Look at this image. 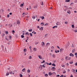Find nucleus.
<instances>
[{
	"mask_svg": "<svg viewBox=\"0 0 77 77\" xmlns=\"http://www.w3.org/2000/svg\"><path fill=\"white\" fill-rule=\"evenodd\" d=\"M30 70H29V69L27 70V72H28V73H30Z\"/></svg>",
	"mask_w": 77,
	"mask_h": 77,
	"instance_id": "nucleus-19",
	"label": "nucleus"
},
{
	"mask_svg": "<svg viewBox=\"0 0 77 77\" xmlns=\"http://www.w3.org/2000/svg\"><path fill=\"white\" fill-rule=\"evenodd\" d=\"M41 18L42 20H44L45 18V17H44L43 16L41 17Z\"/></svg>",
	"mask_w": 77,
	"mask_h": 77,
	"instance_id": "nucleus-32",
	"label": "nucleus"
},
{
	"mask_svg": "<svg viewBox=\"0 0 77 77\" xmlns=\"http://www.w3.org/2000/svg\"><path fill=\"white\" fill-rule=\"evenodd\" d=\"M61 76H60V77H63V75H61Z\"/></svg>",
	"mask_w": 77,
	"mask_h": 77,
	"instance_id": "nucleus-62",
	"label": "nucleus"
},
{
	"mask_svg": "<svg viewBox=\"0 0 77 77\" xmlns=\"http://www.w3.org/2000/svg\"><path fill=\"white\" fill-rule=\"evenodd\" d=\"M9 75V73L7 72L6 75V76H8V75Z\"/></svg>",
	"mask_w": 77,
	"mask_h": 77,
	"instance_id": "nucleus-15",
	"label": "nucleus"
},
{
	"mask_svg": "<svg viewBox=\"0 0 77 77\" xmlns=\"http://www.w3.org/2000/svg\"><path fill=\"white\" fill-rule=\"evenodd\" d=\"M46 45L47 46H48V45H50V43H47Z\"/></svg>",
	"mask_w": 77,
	"mask_h": 77,
	"instance_id": "nucleus-18",
	"label": "nucleus"
},
{
	"mask_svg": "<svg viewBox=\"0 0 77 77\" xmlns=\"http://www.w3.org/2000/svg\"><path fill=\"white\" fill-rule=\"evenodd\" d=\"M5 33L6 34V35H8V31H5Z\"/></svg>",
	"mask_w": 77,
	"mask_h": 77,
	"instance_id": "nucleus-36",
	"label": "nucleus"
},
{
	"mask_svg": "<svg viewBox=\"0 0 77 77\" xmlns=\"http://www.w3.org/2000/svg\"><path fill=\"white\" fill-rule=\"evenodd\" d=\"M47 25H48V23H45V26H47Z\"/></svg>",
	"mask_w": 77,
	"mask_h": 77,
	"instance_id": "nucleus-47",
	"label": "nucleus"
},
{
	"mask_svg": "<svg viewBox=\"0 0 77 77\" xmlns=\"http://www.w3.org/2000/svg\"><path fill=\"white\" fill-rule=\"evenodd\" d=\"M28 31H29V32H32V29H29L28 30Z\"/></svg>",
	"mask_w": 77,
	"mask_h": 77,
	"instance_id": "nucleus-24",
	"label": "nucleus"
},
{
	"mask_svg": "<svg viewBox=\"0 0 77 77\" xmlns=\"http://www.w3.org/2000/svg\"><path fill=\"white\" fill-rule=\"evenodd\" d=\"M65 2H66V3H68V2H70V0H66Z\"/></svg>",
	"mask_w": 77,
	"mask_h": 77,
	"instance_id": "nucleus-8",
	"label": "nucleus"
},
{
	"mask_svg": "<svg viewBox=\"0 0 77 77\" xmlns=\"http://www.w3.org/2000/svg\"><path fill=\"white\" fill-rule=\"evenodd\" d=\"M41 45L43 46V47L44 46V45H45V43H44V42H42L41 43Z\"/></svg>",
	"mask_w": 77,
	"mask_h": 77,
	"instance_id": "nucleus-4",
	"label": "nucleus"
},
{
	"mask_svg": "<svg viewBox=\"0 0 77 77\" xmlns=\"http://www.w3.org/2000/svg\"><path fill=\"white\" fill-rule=\"evenodd\" d=\"M53 73H52L51 72H50L48 73V75H49V76H51V75H52V74H53Z\"/></svg>",
	"mask_w": 77,
	"mask_h": 77,
	"instance_id": "nucleus-3",
	"label": "nucleus"
},
{
	"mask_svg": "<svg viewBox=\"0 0 77 77\" xmlns=\"http://www.w3.org/2000/svg\"><path fill=\"white\" fill-rule=\"evenodd\" d=\"M1 47L2 50L3 51H4L5 50V48H4V46H3V45H2V46H1Z\"/></svg>",
	"mask_w": 77,
	"mask_h": 77,
	"instance_id": "nucleus-6",
	"label": "nucleus"
},
{
	"mask_svg": "<svg viewBox=\"0 0 77 77\" xmlns=\"http://www.w3.org/2000/svg\"><path fill=\"white\" fill-rule=\"evenodd\" d=\"M15 37L16 38H18V35H16Z\"/></svg>",
	"mask_w": 77,
	"mask_h": 77,
	"instance_id": "nucleus-51",
	"label": "nucleus"
},
{
	"mask_svg": "<svg viewBox=\"0 0 77 77\" xmlns=\"http://www.w3.org/2000/svg\"><path fill=\"white\" fill-rule=\"evenodd\" d=\"M4 36H5V34H3L2 35V37H4Z\"/></svg>",
	"mask_w": 77,
	"mask_h": 77,
	"instance_id": "nucleus-45",
	"label": "nucleus"
},
{
	"mask_svg": "<svg viewBox=\"0 0 77 77\" xmlns=\"http://www.w3.org/2000/svg\"><path fill=\"white\" fill-rule=\"evenodd\" d=\"M21 6H24V5L23 4H21Z\"/></svg>",
	"mask_w": 77,
	"mask_h": 77,
	"instance_id": "nucleus-55",
	"label": "nucleus"
},
{
	"mask_svg": "<svg viewBox=\"0 0 77 77\" xmlns=\"http://www.w3.org/2000/svg\"><path fill=\"white\" fill-rule=\"evenodd\" d=\"M41 5H44V3H43V2H42V3L41 4Z\"/></svg>",
	"mask_w": 77,
	"mask_h": 77,
	"instance_id": "nucleus-43",
	"label": "nucleus"
},
{
	"mask_svg": "<svg viewBox=\"0 0 77 77\" xmlns=\"http://www.w3.org/2000/svg\"><path fill=\"white\" fill-rule=\"evenodd\" d=\"M39 68L40 69H42V65H40L39 67Z\"/></svg>",
	"mask_w": 77,
	"mask_h": 77,
	"instance_id": "nucleus-7",
	"label": "nucleus"
},
{
	"mask_svg": "<svg viewBox=\"0 0 77 77\" xmlns=\"http://www.w3.org/2000/svg\"><path fill=\"white\" fill-rule=\"evenodd\" d=\"M7 17L8 18H9V14L7 15Z\"/></svg>",
	"mask_w": 77,
	"mask_h": 77,
	"instance_id": "nucleus-58",
	"label": "nucleus"
},
{
	"mask_svg": "<svg viewBox=\"0 0 77 77\" xmlns=\"http://www.w3.org/2000/svg\"><path fill=\"white\" fill-rule=\"evenodd\" d=\"M75 51V49H73L72 50V53H74Z\"/></svg>",
	"mask_w": 77,
	"mask_h": 77,
	"instance_id": "nucleus-10",
	"label": "nucleus"
},
{
	"mask_svg": "<svg viewBox=\"0 0 77 77\" xmlns=\"http://www.w3.org/2000/svg\"><path fill=\"white\" fill-rule=\"evenodd\" d=\"M8 25L10 27H12V24H8Z\"/></svg>",
	"mask_w": 77,
	"mask_h": 77,
	"instance_id": "nucleus-41",
	"label": "nucleus"
},
{
	"mask_svg": "<svg viewBox=\"0 0 77 77\" xmlns=\"http://www.w3.org/2000/svg\"><path fill=\"white\" fill-rule=\"evenodd\" d=\"M10 74H12V71H11L10 72Z\"/></svg>",
	"mask_w": 77,
	"mask_h": 77,
	"instance_id": "nucleus-46",
	"label": "nucleus"
},
{
	"mask_svg": "<svg viewBox=\"0 0 77 77\" xmlns=\"http://www.w3.org/2000/svg\"><path fill=\"white\" fill-rule=\"evenodd\" d=\"M20 77H23V75L21 74H20Z\"/></svg>",
	"mask_w": 77,
	"mask_h": 77,
	"instance_id": "nucleus-37",
	"label": "nucleus"
},
{
	"mask_svg": "<svg viewBox=\"0 0 77 77\" xmlns=\"http://www.w3.org/2000/svg\"><path fill=\"white\" fill-rule=\"evenodd\" d=\"M26 71V69L25 68L23 69L22 70V72H25V71Z\"/></svg>",
	"mask_w": 77,
	"mask_h": 77,
	"instance_id": "nucleus-13",
	"label": "nucleus"
},
{
	"mask_svg": "<svg viewBox=\"0 0 77 77\" xmlns=\"http://www.w3.org/2000/svg\"><path fill=\"white\" fill-rule=\"evenodd\" d=\"M63 50V48L60 49V53H61L62 51Z\"/></svg>",
	"mask_w": 77,
	"mask_h": 77,
	"instance_id": "nucleus-9",
	"label": "nucleus"
},
{
	"mask_svg": "<svg viewBox=\"0 0 77 77\" xmlns=\"http://www.w3.org/2000/svg\"><path fill=\"white\" fill-rule=\"evenodd\" d=\"M69 43H68L67 44V46H69Z\"/></svg>",
	"mask_w": 77,
	"mask_h": 77,
	"instance_id": "nucleus-59",
	"label": "nucleus"
},
{
	"mask_svg": "<svg viewBox=\"0 0 77 77\" xmlns=\"http://www.w3.org/2000/svg\"><path fill=\"white\" fill-rule=\"evenodd\" d=\"M52 56L53 57H54V58H55V57H56V56H55L54 54H53L52 55Z\"/></svg>",
	"mask_w": 77,
	"mask_h": 77,
	"instance_id": "nucleus-39",
	"label": "nucleus"
},
{
	"mask_svg": "<svg viewBox=\"0 0 77 77\" xmlns=\"http://www.w3.org/2000/svg\"><path fill=\"white\" fill-rule=\"evenodd\" d=\"M38 57L39 59H42V56H41L39 55L38 56Z\"/></svg>",
	"mask_w": 77,
	"mask_h": 77,
	"instance_id": "nucleus-12",
	"label": "nucleus"
},
{
	"mask_svg": "<svg viewBox=\"0 0 77 77\" xmlns=\"http://www.w3.org/2000/svg\"><path fill=\"white\" fill-rule=\"evenodd\" d=\"M60 77V75H56V77Z\"/></svg>",
	"mask_w": 77,
	"mask_h": 77,
	"instance_id": "nucleus-35",
	"label": "nucleus"
},
{
	"mask_svg": "<svg viewBox=\"0 0 77 77\" xmlns=\"http://www.w3.org/2000/svg\"><path fill=\"white\" fill-rule=\"evenodd\" d=\"M55 27H56V28H57V26H54L52 27V28L53 29H54Z\"/></svg>",
	"mask_w": 77,
	"mask_h": 77,
	"instance_id": "nucleus-17",
	"label": "nucleus"
},
{
	"mask_svg": "<svg viewBox=\"0 0 77 77\" xmlns=\"http://www.w3.org/2000/svg\"><path fill=\"white\" fill-rule=\"evenodd\" d=\"M32 18L33 19H35V16H32Z\"/></svg>",
	"mask_w": 77,
	"mask_h": 77,
	"instance_id": "nucleus-22",
	"label": "nucleus"
},
{
	"mask_svg": "<svg viewBox=\"0 0 77 77\" xmlns=\"http://www.w3.org/2000/svg\"><path fill=\"white\" fill-rule=\"evenodd\" d=\"M72 72H75V70H74V69H72Z\"/></svg>",
	"mask_w": 77,
	"mask_h": 77,
	"instance_id": "nucleus-40",
	"label": "nucleus"
},
{
	"mask_svg": "<svg viewBox=\"0 0 77 77\" xmlns=\"http://www.w3.org/2000/svg\"><path fill=\"white\" fill-rule=\"evenodd\" d=\"M72 47H74V45H73V44H72Z\"/></svg>",
	"mask_w": 77,
	"mask_h": 77,
	"instance_id": "nucleus-57",
	"label": "nucleus"
},
{
	"mask_svg": "<svg viewBox=\"0 0 77 77\" xmlns=\"http://www.w3.org/2000/svg\"><path fill=\"white\" fill-rule=\"evenodd\" d=\"M24 35H21V37L22 38H24Z\"/></svg>",
	"mask_w": 77,
	"mask_h": 77,
	"instance_id": "nucleus-26",
	"label": "nucleus"
},
{
	"mask_svg": "<svg viewBox=\"0 0 77 77\" xmlns=\"http://www.w3.org/2000/svg\"><path fill=\"white\" fill-rule=\"evenodd\" d=\"M23 51L24 52H26V51H27V49H26V48H25L24 49Z\"/></svg>",
	"mask_w": 77,
	"mask_h": 77,
	"instance_id": "nucleus-25",
	"label": "nucleus"
},
{
	"mask_svg": "<svg viewBox=\"0 0 77 77\" xmlns=\"http://www.w3.org/2000/svg\"><path fill=\"white\" fill-rule=\"evenodd\" d=\"M12 33H13V34H14L15 33V31L14 30L12 31Z\"/></svg>",
	"mask_w": 77,
	"mask_h": 77,
	"instance_id": "nucleus-30",
	"label": "nucleus"
},
{
	"mask_svg": "<svg viewBox=\"0 0 77 77\" xmlns=\"http://www.w3.org/2000/svg\"><path fill=\"white\" fill-rule=\"evenodd\" d=\"M34 51H36V48H35L33 49Z\"/></svg>",
	"mask_w": 77,
	"mask_h": 77,
	"instance_id": "nucleus-38",
	"label": "nucleus"
},
{
	"mask_svg": "<svg viewBox=\"0 0 77 77\" xmlns=\"http://www.w3.org/2000/svg\"><path fill=\"white\" fill-rule=\"evenodd\" d=\"M65 23L66 24H68V22H65Z\"/></svg>",
	"mask_w": 77,
	"mask_h": 77,
	"instance_id": "nucleus-50",
	"label": "nucleus"
},
{
	"mask_svg": "<svg viewBox=\"0 0 77 77\" xmlns=\"http://www.w3.org/2000/svg\"><path fill=\"white\" fill-rule=\"evenodd\" d=\"M45 38H47V37H48V34H45Z\"/></svg>",
	"mask_w": 77,
	"mask_h": 77,
	"instance_id": "nucleus-21",
	"label": "nucleus"
},
{
	"mask_svg": "<svg viewBox=\"0 0 77 77\" xmlns=\"http://www.w3.org/2000/svg\"><path fill=\"white\" fill-rule=\"evenodd\" d=\"M17 24H20V21L17 20Z\"/></svg>",
	"mask_w": 77,
	"mask_h": 77,
	"instance_id": "nucleus-14",
	"label": "nucleus"
},
{
	"mask_svg": "<svg viewBox=\"0 0 77 77\" xmlns=\"http://www.w3.org/2000/svg\"><path fill=\"white\" fill-rule=\"evenodd\" d=\"M70 12L71 11L69 10H68L67 11V13H68V14H70Z\"/></svg>",
	"mask_w": 77,
	"mask_h": 77,
	"instance_id": "nucleus-20",
	"label": "nucleus"
},
{
	"mask_svg": "<svg viewBox=\"0 0 77 77\" xmlns=\"http://www.w3.org/2000/svg\"><path fill=\"white\" fill-rule=\"evenodd\" d=\"M70 56H72V57H73L74 56L73 54L72 53H71L69 54Z\"/></svg>",
	"mask_w": 77,
	"mask_h": 77,
	"instance_id": "nucleus-5",
	"label": "nucleus"
},
{
	"mask_svg": "<svg viewBox=\"0 0 77 77\" xmlns=\"http://www.w3.org/2000/svg\"><path fill=\"white\" fill-rule=\"evenodd\" d=\"M29 32H26V33H25V34L26 35H27L28 33Z\"/></svg>",
	"mask_w": 77,
	"mask_h": 77,
	"instance_id": "nucleus-63",
	"label": "nucleus"
},
{
	"mask_svg": "<svg viewBox=\"0 0 77 77\" xmlns=\"http://www.w3.org/2000/svg\"><path fill=\"white\" fill-rule=\"evenodd\" d=\"M43 66L44 68H45V66H44V64L43 65Z\"/></svg>",
	"mask_w": 77,
	"mask_h": 77,
	"instance_id": "nucleus-49",
	"label": "nucleus"
},
{
	"mask_svg": "<svg viewBox=\"0 0 77 77\" xmlns=\"http://www.w3.org/2000/svg\"><path fill=\"white\" fill-rule=\"evenodd\" d=\"M44 23H41V24H42V26H44L45 24Z\"/></svg>",
	"mask_w": 77,
	"mask_h": 77,
	"instance_id": "nucleus-28",
	"label": "nucleus"
},
{
	"mask_svg": "<svg viewBox=\"0 0 77 77\" xmlns=\"http://www.w3.org/2000/svg\"><path fill=\"white\" fill-rule=\"evenodd\" d=\"M66 72V70H64L63 71V74H65V73Z\"/></svg>",
	"mask_w": 77,
	"mask_h": 77,
	"instance_id": "nucleus-16",
	"label": "nucleus"
},
{
	"mask_svg": "<svg viewBox=\"0 0 77 77\" xmlns=\"http://www.w3.org/2000/svg\"><path fill=\"white\" fill-rule=\"evenodd\" d=\"M29 35H30L31 36H32L33 35H32V33H30Z\"/></svg>",
	"mask_w": 77,
	"mask_h": 77,
	"instance_id": "nucleus-44",
	"label": "nucleus"
},
{
	"mask_svg": "<svg viewBox=\"0 0 77 77\" xmlns=\"http://www.w3.org/2000/svg\"><path fill=\"white\" fill-rule=\"evenodd\" d=\"M48 65H51V63H49Z\"/></svg>",
	"mask_w": 77,
	"mask_h": 77,
	"instance_id": "nucleus-56",
	"label": "nucleus"
},
{
	"mask_svg": "<svg viewBox=\"0 0 77 77\" xmlns=\"http://www.w3.org/2000/svg\"><path fill=\"white\" fill-rule=\"evenodd\" d=\"M38 6H37V5H36L34 7V8H35V9H36V8H37V7Z\"/></svg>",
	"mask_w": 77,
	"mask_h": 77,
	"instance_id": "nucleus-33",
	"label": "nucleus"
},
{
	"mask_svg": "<svg viewBox=\"0 0 77 77\" xmlns=\"http://www.w3.org/2000/svg\"><path fill=\"white\" fill-rule=\"evenodd\" d=\"M51 70L54 71H55V70H56V68L55 67H52L51 69Z\"/></svg>",
	"mask_w": 77,
	"mask_h": 77,
	"instance_id": "nucleus-1",
	"label": "nucleus"
},
{
	"mask_svg": "<svg viewBox=\"0 0 77 77\" xmlns=\"http://www.w3.org/2000/svg\"><path fill=\"white\" fill-rule=\"evenodd\" d=\"M75 56H77V53H75Z\"/></svg>",
	"mask_w": 77,
	"mask_h": 77,
	"instance_id": "nucleus-53",
	"label": "nucleus"
},
{
	"mask_svg": "<svg viewBox=\"0 0 77 77\" xmlns=\"http://www.w3.org/2000/svg\"><path fill=\"white\" fill-rule=\"evenodd\" d=\"M43 29H44L43 28V27H42L40 28L39 29L40 30H43Z\"/></svg>",
	"mask_w": 77,
	"mask_h": 77,
	"instance_id": "nucleus-11",
	"label": "nucleus"
},
{
	"mask_svg": "<svg viewBox=\"0 0 77 77\" xmlns=\"http://www.w3.org/2000/svg\"><path fill=\"white\" fill-rule=\"evenodd\" d=\"M71 59V57H69L68 58V60H70Z\"/></svg>",
	"mask_w": 77,
	"mask_h": 77,
	"instance_id": "nucleus-52",
	"label": "nucleus"
},
{
	"mask_svg": "<svg viewBox=\"0 0 77 77\" xmlns=\"http://www.w3.org/2000/svg\"><path fill=\"white\" fill-rule=\"evenodd\" d=\"M52 66H56V65H55V64L53 63L52 64Z\"/></svg>",
	"mask_w": 77,
	"mask_h": 77,
	"instance_id": "nucleus-27",
	"label": "nucleus"
},
{
	"mask_svg": "<svg viewBox=\"0 0 77 77\" xmlns=\"http://www.w3.org/2000/svg\"><path fill=\"white\" fill-rule=\"evenodd\" d=\"M45 77H48V75L47 74H45Z\"/></svg>",
	"mask_w": 77,
	"mask_h": 77,
	"instance_id": "nucleus-23",
	"label": "nucleus"
},
{
	"mask_svg": "<svg viewBox=\"0 0 77 77\" xmlns=\"http://www.w3.org/2000/svg\"><path fill=\"white\" fill-rule=\"evenodd\" d=\"M73 4H74V3H71L70 4V5H71V6H72V5H73Z\"/></svg>",
	"mask_w": 77,
	"mask_h": 77,
	"instance_id": "nucleus-54",
	"label": "nucleus"
},
{
	"mask_svg": "<svg viewBox=\"0 0 77 77\" xmlns=\"http://www.w3.org/2000/svg\"><path fill=\"white\" fill-rule=\"evenodd\" d=\"M57 47L58 48H59V49H60V48H59V47L58 46H57Z\"/></svg>",
	"mask_w": 77,
	"mask_h": 77,
	"instance_id": "nucleus-61",
	"label": "nucleus"
},
{
	"mask_svg": "<svg viewBox=\"0 0 77 77\" xmlns=\"http://www.w3.org/2000/svg\"><path fill=\"white\" fill-rule=\"evenodd\" d=\"M9 38H10V39H11V38H12V36H11V35H9Z\"/></svg>",
	"mask_w": 77,
	"mask_h": 77,
	"instance_id": "nucleus-34",
	"label": "nucleus"
},
{
	"mask_svg": "<svg viewBox=\"0 0 77 77\" xmlns=\"http://www.w3.org/2000/svg\"><path fill=\"white\" fill-rule=\"evenodd\" d=\"M51 49H53V48H54V47H53V46H52L51 47Z\"/></svg>",
	"mask_w": 77,
	"mask_h": 77,
	"instance_id": "nucleus-42",
	"label": "nucleus"
},
{
	"mask_svg": "<svg viewBox=\"0 0 77 77\" xmlns=\"http://www.w3.org/2000/svg\"><path fill=\"white\" fill-rule=\"evenodd\" d=\"M29 59H32V56H29Z\"/></svg>",
	"mask_w": 77,
	"mask_h": 77,
	"instance_id": "nucleus-31",
	"label": "nucleus"
},
{
	"mask_svg": "<svg viewBox=\"0 0 77 77\" xmlns=\"http://www.w3.org/2000/svg\"><path fill=\"white\" fill-rule=\"evenodd\" d=\"M72 27L73 29H74V25H72Z\"/></svg>",
	"mask_w": 77,
	"mask_h": 77,
	"instance_id": "nucleus-29",
	"label": "nucleus"
},
{
	"mask_svg": "<svg viewBox=\"0 0 77 77\" xmlns=\"http://www.w3.org/2000/svg\"><path fill=\"white\" fill-rule=\"evenodd\" d=\"M75 66H77V63H75Z\"/></svg>",
	"mask_w": 77,
	"mask_h": 77,
	"instance_id": "nucleus-48",
	"label": "nucleus"
},
{
	"mask_svg": "<svg viewBox=\"0 0 77 77\" xmlns=\"http://www.w3.org/2000/svg\"><path fill=\"white\" fill-rule=\"evenodd\" d=\"M75 32H77V30L76 29L75 31Z\"/></svg>",
	"mask_w": 77,
	"mask_h": 77,
	"instance_id": "nucleus-64",
	"label": "nucleus"
},
{
	"mask_svg": "<svg viewBox=\"0 0 77 77\" xmlns=\"http://www.w3.org/2000/svg\"><path fill=\"white\" fill-rule=\"evenodd\" d=\"M65 59L66 60L67 59H68V56L66 57Z\"/></svg>",
	"mask_w": 77,
	"mask_h": 77,
	"instance_id": "nucleus-60",
	"label": "nucleus"
},
{
	"mask_svg": "<svg viewBox=\"0 0 77 77\" xmlns=\"http://www.w3.org/2000/svg\"><path fill=\"white\" fill-rule=\"evenodd\" d=\"M5 50L4 51L5 53H8V51H7V50L6 49V48H5V49H4Z\"/></svg>",
	"mask_w": 77,
	"mask_h": 77,
	"instance_id": "nucleus-2",
	"label": "nucleus"
}]
</instances>
